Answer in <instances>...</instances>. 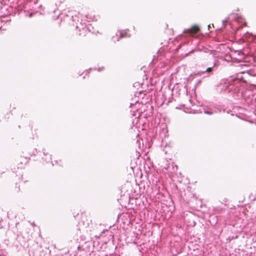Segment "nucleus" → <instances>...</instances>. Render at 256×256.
<instances>
[{"mask_svg":"<svg viewBox=\"0 0 256 256\" xmlns=\"http://www.w3.org/2000/svg\"><path fill=\"white\" fill-rule=\"evenodd\" d=\"M168 161H160V163H158V164L160 166L158 168L167 170L168 172H176L178 170V166L176 165L174 166V163L168 162Z\"/></svg>","mask_w":256,"mask_h":256,"instance_id":"f257e3e1","label":"nucleus"},{"mask_svg":"<svg viewBox=\"0 0 256 256\" xmlns=\"http://www.w3.org/2000/svg\"><path fill=\"white\" fill-rule=\"evenodd\" d=\"M212 70V68H208L206 70V72H210Z\"/></svg>","mask_w":256,"mask_h":256,"instance_id":"0eeeda50","label":"nucleus"},{"mask_svg":"<svg viewBox=\"0 0 256 256\" xmlns=\"http://www.w3.org/2000/svg\"><path fill=\"white\" fill-rule=\"evenodd\" d=\"M146 162H148V163L150 164V166H154L153 162L152 161H150V160H149V161H144V164H146Z\"/></svg>","mask_w":256,"mask_h":256,"instance_id":"423d86ee","label":"nucleus"},{"mask_svg":"<svg viewBox=\"0 0 256 256\" xmlns=\"http://www.w3.org/2000/svg\"><path fill=\"white\" fill-rule=\"evenodd\" d=\"M12 172H17L16 170V168L15 167L12 168Z\"/></svg>","mask_w":256,"mask_h":256,"instance_id":"6e6552de","label":"nucleus"},{"mask_svg":"<svg viewBox=\"0 0 256 256\" xmlns=\"http://www.w3.org/2000/svg\"><path fill=\"white\" fill-rule=\"evenodd\" d=\"M18 169H22L24 167V164L22 162H20L18 164Z\"/></svg>","mask_w":256,"mask_h":256,"instance_id":"39448f33","label":"nucleus"},{"mask_svg":"<svg viewBox=\"0 0 256 256\" xmlns=\"http://www.w3.org/2000/svg\"><path fill=\"white\" fill-rule=\"evenodd\" d=\"M130 35L128 34V30H124L120 32V36L121 38L129 37Z\"/></svg>","mask_w":256,"mask_h":256,"instance_id":"7ed1b4c3","label":"nucleus"},{"mask_svg":"<svg viewBox=\"0 0 256 256\" xmlns=\"http://www.w3.org/2000/svg\"><path fill=\"white\" fill-rule=\"evenodd\" d=\"M19 187H20V186H18V191H19V190H20V188H19Z\"/></svg>","mask_w":256,"mask_h":256,"instance_id":"1a4fd4ad","label":"nucleus"},{"mask_svg":"<svg viewBox=\"0 0 256 256\" xmlns=\"http://www.w3.org/2000/svg\"><path fill=\"white\" fill-rule=\"evenodd\" d=\"M54 163L53 161H46V164L48 167H50V166H54L55 164H58V161H54Z\"/></svg>","mask_w":256,"mask_h":256,"instance_id":"20e7f679","label":"nucleus"},{"mask_svg":"<svg viewBox=\"0 0 256 256\" xmlns=\"http://www.w3.org/2000/svg\"><path fill=\"white\" fill-rule=\"evenodd\" d=\"M200 30V28L198 25H194L190 28H188L184 31V33L188 34L193 36L197 34Z\"/></svg>","mask_w":256,"mask_h":256,"instance_id":"f03ea898","label":"nucleus"}]
</instances>
